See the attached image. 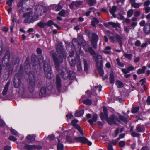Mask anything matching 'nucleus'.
Returning <instances> with one entry per match:
<instances>
[{"label":"nucleus","mask_w":150,"mask_h":150,"mask_svg":"<svg viewBox=\"0 0 150 150\" xmlns=\"http://www.w3.org/2000/svg\"><path fill=\"white\" fill-rule=\"evenodd\" d=\"M50 54L53 58L56 70L57 72L62 75V78L64 79H66L68 77L70 79L74 78L75 75L73 72L70 71L69 74L66 66L62 65L60 67L61 64L63 62V58L60 56L57 57L55 51L54 50L51 52Z\"/></svg>","instance_id":"1"},{"label":"nucleus","mask_w":150,"mask_h":150,"mask_svg":"<svg viewBox=\"0 0 150 150\" xmlns=\"http://www.w3.org/2000/svg\"><path fill=\"white\" fill-rule=\"evenodd\" d=\"M21 76L18 74L15 75L13 83L14 86L17 88L19 93L21 96L25 95L27 91V87L24 84L21 83Z\"/></svg>","instance_id":"2"},{"label":"nucleus","mask_w":150,"mask_h":150,"mask_svg":"<svg viewBox=\"0 0 150 150\" xmlns=\"http://www.w3.org/2000/svg\"><path fill=\"white\" fill-rule=\"evenodd\" d=\"M23 17L25 18L23 21L24 23H30L34 22L38 18V15L36 12L30 11L24 13Z\"/></svg>","instance_id":"3"},{"label":"nucleus","mask_w":150,"mask_h":150,"mask_svg":"<svg viewBox=\"0 0 150 150\" xmlns=\"http://www.w3.org/2000/svg\"><path fill=\"white\" fill-rule=\"evenodd\" d=\"M95 57L96 68L98 69L100 75L103 76L104 74V71L102 68L103 65L102 57L101 55L98 54H97L96 56H94L93 58Z\"/></svg>","instance_id":"4"},{"label":"nucleus","mask_w":150,"mask_h":150,"mask_svg":"<svg viewBox=\"0 0 150 150\" xmlns=\"http://www.w3.org/2000/svg\"><path fill=\"white\" fill-rule=\"evenodd\" d=\"M44 69L46 78L50 79L53 77V75L51 69L50 62L48 59H47L44 63Z\"/></svg>","instance_id":"5"},{"label":"nucleus","mask_w":150,"mask_h":150,"mask_svg":"<svg viewBox=\"0 0 150 150\" xmlns=\"http://www.w3.org/2000/svg\"><path fill=\"white\" fill-rule=\"evenodd\" d=\"M50 91L45 87H42L39 93V96L40 98L45 97L49 95Z\"/></svg>","instance_id":"6"},{"label":"nucleus","mask_w":150,"mask_h":150,"mask_svg":"<svg viewBox=\"0 0 150 150\" xmlns=\"http://www.w3.org/2000/svg\"><path fill=\"white\" fill-rule=\"evenodd\" d=\"M29 79L30 80V85L32 89H30L29 87V89L30 92L33 91V88L34 86L35 81V75L33 73H30L29 75Z\"/></svg>","instance_id":"7"},{"label":"nucleus","mask_w":150,"mask_h":150,"mask_svg":"<svg viewBox=\"0 0 150 150\" xmlns=\"http://www.w3.org/2000/svg\"><path fill=\"white\" fill-rule=\"evenodd\" d=\"M99 38L98 36L95 33H93L92 35L91 39L92 45L94 48H96L97 47V43Z\"/></svg>","instance_id":"8"},{"label":"nucleus","mask_w":150,"mask_h":150,"mask_svg":"<svg viewBox=\"0 0 150 150\" xmlns=\"http://www.w3.org/2000/svg\"><path fill=\"white\" fill-rule=\"evenodd\" d=\"M105 119L107 120L108 123L110 125L116 124L117 122H120V121H119L114 115H112L109 118H108L107 119Z\"/></svg>","instance_id":"9"},{"label":"nucleus","mask_w":150,"mask_h":150,"mask_svg":"<svg viewBox=\"0 0 150 150\" xmlns=\"http://www.w3.org/2000/svg\"><path fill=\"white\" fill-rule=\"evenodd\" d=\"M69 63L71 66H74L76 63V61L75 57L74 56V52L70 54L68 57Z\"/></svg>","instance_id":"10"},{"label":"nucleus","mask_w":150,"mask_h":150,"mask_svg":"<svg viewBox=\"0 0 150 150\" xmlns=\"http://www.w3.org/2000/svg\"><path fill=\"white\" fill-rule=\"evenodd\" d=\"M72 43L74 47L75 50L76 52H80L81 49V46L78 42L77 40L73 39L72 41Z\"/></svg>","instance_id":"11"},{"label":"nucleus","mask_w":150,"mask_h":150,"mask_svg":"<svg viewBox=\"0 0 150 150\" xmlns=\"http://www.w3.org/2000/svg\"><path fill=\"white\" fill-rule=\"evenodd\" d=\"M56 86L59 92H60L61 89L62 85L61 79L60 76L58 75H57V76Z\"/></svg>","instance_id":"12"},{"label":"nucleus","mask_w":150,"mask_h":150,"mask_svg":"<svg viewBox=\"0 0 150 150\" xmlns=\"http://www.w3.org/2000/svg\"><path fill=\"white\" fill-rule=\"evenodd\" d=\"M83 48L86 52H89L91 55H95L96 53L95 51L92 47H89L87 44H86L83 46Z\"/></svg>","instance_id":"13"},{"label":"nucleus","mask_w":150,"mask_h":150,"mask_svg":"<svg viewBox=\"0 0 150 150\" xmlns=\"http://www.w3.org/2000/svg\"><path fill=\"white\" fill-rule=\"evenodd\" d=\"M78 122V120L76 119L73 120L71 122V125L72 126H74L79 131L80 133L83 135V131L80 127L78 125H77V123Z\"/></svg>","instance_id":"14"},{"label":"nucleus","mask_w":150,"mask_h":150,"mask_svg":"<svg viewBox=\"0 0 150 150\" xmlns=\"http://www.w3.org/2000/svg\"><path fill=\"white\" fill-rule=\"evenodd\" d=\"M25 148L28 150H32L33 149H41V147L40 146H36L35 145H30L26 144Z\"/></svg>","instance_id":"15"},{"label":"nucleus","mask_w":150,"mask_h":150,"mask_svg":"<svg viewBox=\"0 0 150 150\" xmlns=\"http://www.w3.org/2000/svg\"><path fill=\"white\" fill-rule=\"evenodd\" d=\"M103 110L104 114H101L100 115L101 119L102 120L104 119H107L108 118V115L107 114V108L104 107L103 108Z\"/></svg>","instance_id":"16"},{"label":"nucleus","mask_w":150,"mask_h":150,"mask_svg":"<svg viewBox=\"0 0 150 150\" xmlns=\"http://www.w3.org/2000/svg\"><path fill=\"white\" fill-rule=\"evenodd\" d=\"M115 37L117 41L118 42L120 47L122 46L123 45V41L122 37L118 34H116Z\"/></svg>","instance_id":"17"},{"label":"nucleus","mask_w":150,"mask_h":150,"mask_svg":"<svg viewBox=\"0 0 150 150\" xmlns=\"http://www.w3.org/2000/svg\"><path fill=\"white\" fill-rule=\"evenodd\" d=\"M143 30L146 34L150 33V23L149 24V25L146 24L144 27Z\"/></svg>","instance_id":"18"},{"label":"nucleus","mask_w":150,"mask_h":150,"mask_svg":"<svg viewBox=\"0 0 150 150\" xmlns=\"http://www.w3.org/2000/svg\"><path fill=\"white\" fill-rule=\"evenodd\" d=\"M107 34L109 36V39L111 42H114L115 41V36L112 32L108 31L107 32Z\"/></svg>","instance_id":"19"},{"label":"nucleus","mask_w":150,"mask_h":150,"mask_svg":"<svg viewBox=\"0 0 150 150\" xmlns=\"http://www.w3.org/2000/svg\"><path fill=\"white\" fill-rule=\"evenodd\" d=\"M26 139L28 140H29L28 142L30 143L32 141L35 140V136L33 134L31 135H28L26 137Z\"/></svg>","instance_id":"20"},{"label":"nucleus","mask_w":150,"mask_h":150,"mask_svg":"<svg viewBox=\"0 0 150 150\" xmlns=\"http://www.w3.org/2000/svg\"><path fill=\"white\" fill-rule=\"evenodd\" d=\"M10 84V83L9 81L8 82L6 83L2 93V94L3 95H5L7 93Z\"/></svg>","instance_id":"21"},{"label":"nucleus","mask_w":150,"mask_h":150,"mask_svg":"<svg viewBox=\"0 0 150 150\" xmlns=\"http://www.w3.org/2000/svg\"><path fill=\"white\" fill-rule=\"evenodd\" d=\"M84 113V110H81L80 111H76L74 114V115L76 117H79L82 116Z\"/></svg>","instance_id":"22"},{"label":"nucleus","mask_w":150,"mask_h":150,"mask_svg":"<svg viewBox=\"0 0 150 150\" xmlns=\"http://www.w3.org/2000/svg\"><path fill=\"white\" fill-rule=\"evenodd\" d=\"M116 7L115 6H113L112 8H110V12L114 18L116 17L114 13L116 11Z\"/></svg>","instance_id":"23"},{"label":"nucleus","mask_w":150,"mask_h":150,"mask_svg":"<svg viewBox=\"0 0 150 150\" xmlns=\"http://www.w3.org/2000/svg\"><path fill=\"white\" fill-rule=\"evenodd\" d=\"M97 115L96 114L93 115L92 119L88 120V122L91 124H92L94 122H96L97 120Z\"/></svg>","instance_id":"24"},{"label":"nucleus","mask_w":150,"mask_h":150,"mask_svg":"<svg viewBox=\"0 0 150 150\" xmlns=\"http://www.w3.org/2000/svg\"><path fill=\"white\" fill-rule=\"evenodd\" d=\"M108 24L110 25H112L114 28L120 27V24L118 23L117 22L115 23L112 22H110L108 23Z\"/></svg>","instance_id":"25"},{"label":"nucleus","mask_w":150,"mask_h":150,"mask_svg":"<svg viewBox=\"0 0 150 150\" xmlns=\"http://www.w3.org/2000/svg\"><path fill=\"white\" fill-rule=\"evenodd\" d=\"M75 139L78 141L83 143H86L87 141V139L84 137H80L76 138Z\"/></svg>","instance_id":"26"},{"label":"nucleus","mask_w":150,"mask_h":150,"mask_svg":"<svg viewBox=\"0 0 150 150\" xmlns=\"http://www.w3.org/2000/svg\"><path fill=\"white\" fill-rule=\"evenodd\" d=\"M109 80L110 83H114L115 82L114 76L112 71H111L110 74Z\"/></svg>","instance_id":"27"},{"label":"nucleus","mask_w":150,"mask_h":150,"mask_svg":"<svg viewBox=\"0 0 150 150\" xmlns=\"http://www.w3.org/2000/svg\"><path fill=\"white\" fill-rule=\"evenodd\" d=\"M58 144L57 146V148L58 150H63L64 148L63 145L61 143L59 140L58 139Z\"/></svg>","instance_id":"28"},{"label":"nucleus","mask_w":150,"mask_h":150,"mask_svg":"<svg viewBox=\"0 0 150 150\" xmlns=\"http://www.w3.org/2000/svg\"><path fill=\"white\" fill-rule=\"evenodd\" d=\"M119 118L120 120L123 121L125 123H127L128 121V119L127 117H125L122 115L119 116Z\"/></svg>","instance_id":"29"},{"label":"nucleus","mask_w":150,"mask_h":150,"mask_svg":"<svg viewBox=\"0 0 150 150\" xmlns=\"http://www.w3.org/2000/svg\"><path fill=\"white\" fill-rule=\"evenodd\" d=\"M123 55L126 58L128 59L129 60H131L133 57L132 54H127L125 52L124 53Z\"/></svg>","instance_id":"30"},{"label":"nucleus","mask_w":150,"mask_h":150,"mask_svg":"<svg viewBox=\"0 0 150 150\" xmlns=\"http://www.w3.org/2000/svg\"><path fill=\"white\" fill-rule=\"evenodd\" d=\"M142 3H135V2H134V3L132 4L131 5L133 7L135 8H139V7L142 5Z\"/></svg>","instance_id":"31"},{"label":"nucleus","mask_w":150,"mask_h":150,"mask_svg":"<svg viewBox=\"0 0 150 150\" xmlns=\"http://www.w3.org/2000/svg\"><path fill=\"white\" fill-rule=\"evenodd\" d=\"M146 67L145 66H144L142 67V69H139L137 71V73L140 74L141 73H144L145 71L146 70Z\"/></svg>","instance_id":"32"},{"label":"nucleus","mask_w":150,"mask_h":150,"mask_svg":"<svg viewBox=\"0 0 150 150\" xmlns=\"http://www.w3.org/2000/svg\"><path fill=\"white\" fill-rule=\"evenodd\" d=\"M116 84L118 88H121L123 86V84L119 80L116 81Z\"/></svg>","instance_id":"33"},{"label":"nucleus","mask_w":150,"mask_h":150,"mask_svg":"<svg viewBox=\"0 0 150 150\" xmlns=\"http://www.w3.org/2000/svg\"><path fill=\"white\" fill-rule=\"evenodd\" d=\"M99 22V21L96 18H93V20L92 21V25L93 27L95 26V24L98 23Z\"/></svg>","instance_id":"34"},{"label":"nucleus","mask_w":150,"mask_h":150,"mask_svg":"<svg viewBox=\"0 0 150 150\" xmlns=\"http://www.w3.org/2000/svg\"><path fill=\"white\" fill-rule=\"evenodd\" d=\"M27 0H20L17 5L18 6V7H21L25 3Z\"/></svg>","instance_id":"35"},{"label":"nucleus","mask_w":150,"mask_h":150,"mask_svg":"<svg viewBox=\"0 0 150 150\" xmlns=\"http://www.w3.org/2000/svg\"><path fill=\"white\" fill-rule=\"evenodd\" d=\"M144 129V127L142 126L137 127L136 128V131L138 132H143Z\"/></svg>","instance_id":"36"},{"label":"nucleus","mask_w":150,"mask_h":150,"mask_svg":"<svg viewBox=\"0 0 150 150\" xmlns=\"http://www.w3.org/2000/svg\"><path fill=\"white\" fill-rule=\"evenodd\" d=\"M77 67L78 70L79 71H81L82 70L81 62L79 61L77 63Z\"/></svg>","instance_id":"37"},{"label":"nucleus","mask_w":150,"mask_h":150,"mask_svg":"<svg viewBox=\"0 0 150 150\" xmlns=\"http://www.w3.org/2000/svg\"><path fill=\"white\" fill-rule=\"evenodd\" d=\"M137 22H132L130 26V29H134L137 26Z\"/></svg>","instance_id":"38"},{"label":"nucleus","mask_w":150,"mask_h":150,"mask_svg":"<svg viewBox=\"0 0 150 150\" xmlns=\"http://www.w3.org/2000/svg\"><path fill=\"white\" fill-rule=\"evenodd\" d=\"M53 7L56 11H59L62 8L61 6L59 4L54 5L53 6Z\"/></svg>","instance_id":"39"},{"label":"nucleus","mask_w":150,"mask_h":150,"mask_svg":"<svg viewBox=\"0 0 150 150\" xmlns=\"http://www.w3.org/2000/svg\"><path fill=\"white\" fill-rule=\"evenodd\" d=\"M84 64V69L85 71H87L88 69V65L87 61L84 59L83 61Z\"/></svg>","instance_id":"40"},{"label":"nucleus","mask_w":150,"mask_h":150,"mask_svg":"<svg viewBox=\"0 0 150 150\" xmlns=\"http://www.w3.org/2000/svg\"><path fill=\"white\" fill-rule=\"evenodd\" d=\"M133 10L132 9H130L127 12V16L128 17H131L133 15Z\"/></svg>","instance_id":"41"},{"label":"nucleus","mask_w":150,"mask_h":150,"mask_svg":"<svg viewBox=\"0 0 150 150\" xmlns=\"http://www.w3.org/2000/svg\"><path fill=\"white\" fill-rule=\"evenodd\" d=\"M139 109V107H133L131 111V112L133 113H136L138 111Z\"/></svg>","instance_id":"42"},{"label":"nucleus","mask_w":150,"mask_h":150,"mask_svg":"<svg viewBox=\"0 0 150 150\" xmlns=\"http://www.w3.org/2000/svg\"><path fill=\"white\" fill-rule=\"evenodd\" d=\"M83 102L84 104L88 105H90L92 103L91 100L89 99H87L86 100H83Z\"/></svg>","instance_id":"43"},{"label":"nucleus","mask_w":150,"mask_h":150,"mask_svg":"<svg viewBox=\"0 0 150 150\" xmlns=\"http://www.w3.org/2000/svg\"><path fill=\"white\" fill-rule=\"evenodd\" d=\"M10 57V53L9 51L8 50H7L6 52V53L5 54V55L4 57V59H9V57Z\"/></svg>","instance_id":"44"},{"label":"nucleus","mask_w":150,"mask_h":150,"mask_svg":"<svg viewBox=\"0 0 150 150\" xmlns=\"http://www.w3.org/2000/svg\"><path fill=\"white\" fill-rule=\"evenodd\" d=\"M30 66L29 64H27L25 66V70L26 73H28V72L30 70Z\"/></svg>","instance_id":"45"},{"label":"nucleus","mask_w":150,"mask_h":150,"mask_svg":"<svg viewBox=\"0 0 150 150\" xmlns=\"http://www.w3.org/2000/svg\"><path fill=\"white\" fill-rule=\"evenodd\" d=\"M75 6L76 7L80 6L82 4L81 1H76L75 2H73Z\"/></svg>","instance_id":"46"},{"label":"nucleus","mask_w":150,"mask_h":150,"mask_svg":"<svg viewBox=\"0 0 150 150\" xmlns=\"http://www.w3.org/2000/svg\"><path fill=\"white\" fill-rule=\"evenodd\" d=\"M88 4L89 5L92 6L96 3V0H88Z\"/></svg>","instance_id":"47"},{"label":"nucleus","mask_w":150,"mask_h":150,"mask_svg":"<svg viewBox=\"0 0 150 150\" xmlns=\"http://www.w3.org/2000/svg\"><path fill=\"white\" fill-rule=\"evenodd\" d=\"M40 28H43L46 25V23L42 22L39 23L37 25Z\"/></svg>","instance_id":"48"},{"label":"nucleus","mask_w":150,"mask_h":150,"mask_svg":"<svg viewBox=\"0 0 150 150\" xmlns=\"http://www.w3.org/2000/svg\"><path fill=\"white\" fill-rule=\"evenodd\" d=\"M123 29L124 31L127 33H128L129 32L130 29V28H129L127 26L125 25L124 26Z\"/></svg>","instance_id":"49"},{"label":"nucleus","mask_w":150,"mask_h":150,"mask_svg":"<svg viewBox=\"0 0 150 150\" xmlns=\"http://www.w3.org/2000/svg\"><path fill=\"white\" fill-rule=\"evenodd\" d=\"M54 24L53 21L51 20L48 21L46 24V25H47L48 26H50L52 25H54Z\"/></svg>","instance_id":"50"},{"label":"nucleus","mask_w":150,"mask_h":150,"mask_svg":"<svg viewBox=\"0 0 150 150\" xmlns=\"http://www.w3.org/2000/svg\"><path fill=\"white\" fill-rule=\"evenodd\" d=\"M125 145V143L124 141H120L119 142V146L121 147H123Z\"/></svg>","instance_id":"51"},{"label":"nucleus","mask_w":150,"mask_h":150,"mask_svg":"<svg viewBox=\"0 0 150 150\" xmlns=\"http://www.w3.org/2000/svg\"><path fill=\"white\" fill-rule=\"evenodd\" d=\"M65 13V11L64 10H62L59 13L58 15L62 16H63L64 15Z\"/></svg>","instance_id":"52"},{"label":"nucleus","mask_w":150,"mask_h":150,"mask_svg":"<svg viewBox=\"0 0 150 150\" xmlns=\"http://www.w3.org/2000/svg\"><path fill=\"white\" fill-rule=\"evenodd\" d=\"M8 139L11 141L15 142L17 140V139L13 136H10L9 137Z\"/></svg>","instance_id":"53"},{"label":"nucleus","mask_w":150,"mask_h":150,"mask_svg":"<svg viewBox=\"0 0 150 150\" xmlns=\"http://www.w3.org/2000/svg\"><path fill=\"white\" fill-rule=\"evenodd\" d=\"M143 9L145 11V13H147L150 12V7L144 8Z\"/></svg>","instance_id":"54"},{"label":"nucleus","mask_w":150,"mask_h":150,"mask_svg":"<svg viewBox=\"0 0 150 150\" xmlns=\"http://www.w3.org/2000/svg\"><path fill=\"white\" fill-rule=\"evenodd\" d=\"M141 14L140 11H137L134 13V16L136 17H138Z\"/></svg>","instance_id":"55"},{"label":"nucleus","mask_w":150,"mask_h":150,"mask_svg":"<svg viewBox=\"0 0 150 150\" xmlns=\"http://www.w3.org/2000/svg\"><path fill=\"white\" fill-rule=\"evenodd\" d=\"M11 131L12 134L14 135H18V133L17 132L12 128H11Z\"/></svg>","instance_id":"56"},{"label":"nucleus","mask_w":150,"mask_h":150,"mask_svg":"<svg viewBox=\"0 0 150 150\" xmlns=\"http://www.w3.org/2000/svg\"><path fill=\"white\" fill-rule=\"evenodd\" d=\"M131 135L134 137H138L140 136V134L137 133L135 132H133L131 133Z\"/></svg>","instance_id":"57"},{"label":"nucleus","mask_w":150,"mask_h":150,"mask_svg":"<svg viewBox=\"0 0 150 150\" xmlns=\"http://www.w3.org/2000/svg\"><path fill=\"white\" fill-rule=\"evenodd\" d=\"M57 51L59 52V51H60L61 52H62L63 50V47H62L61 46H57L56 48Z\"/></svg>","instance_id":"58"},{"label":"nucleus","mask_w":150,"mask_h":150,"mask_svg":"<svg viewBox=\"0 0 150 150\" xmlns=\"http://www.w3.org/2000/svg\"><path fill=\"white\" fill-rule=\"evenodd\" d=\"M139 25L141 26H144L145 24V21L144 20H142L139 23Z\"/></svg>","instance_id":"59"},{"label":"nucleus","mask_w":150,"mask_h":150,"mask_svg":"<svg viewBox=\"0 0 150 150\" xmlns=\"http://www.w3.org/2000/svg\"><path fill=\"white\" fill-rule=\"evenodd\" d=\"M150 4V1L147 0L145 1L144 3V6H148Z\"/></svg>","instance_id":"60"},{"label":"nucleus","mask_w":150,"mask_h":150,"mask_svg":"<svg viewBox=\"0 0 150 150\" xmlns=\"http://www.w3.org/2000/svg\"><path fill=\"white\" fill-rule=\"evenodd\" d=\"M108 150H114L112 145L111 143H109L108 146Z\"/></svg>","instance_id":"61"},{"label":"nucleus","mask_w":150,"mask_h":150,"mask_svg":"<svg viewBox=\"0 0 150 150\" xmlns=\"http://www.w3.org/2000/svg\"><path fill=\"white\" fill-rule=\"evenodd\" d=\"M122 71L123 72V73L124 74H127V73H129V72L128 69H122Z\"/></svg>","instance_id":"62"},{"label":"nucleus","mask_w":150,"mask_h":150,"mask_svg":"<svg viewBox=\"0 0 150 150\" xmlns=\"http://www.w3.org/2000/svg\"><path fill=\"white\" fill-rule=\"evenodd\" d=\"M14 0H9L6 2V3L10 6H11L12 2Z\"/></svg>","instance_id":"63"},{"label":"nucleus","mask_w":150,"mask_h":150,"mask_svg":"<svg viewBox=\"0 0 150 150\" xmlns=\"http://www.w3.org/2000/svg\"><path fill=\"white\" fill-rule=\"evenodd\" d=\"M135 45L137 47L141 45L140 41L139 40H137L135 42Z\"/></svg>","instance_id":"64"}]
</instances>
